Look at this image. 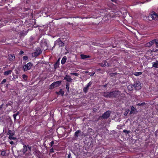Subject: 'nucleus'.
<instances>
[{"label":"nucleus","mask_w":158,"mask_h":158,"mask_svg":"<svg viewBox=\"0 0 158 158\" xmlns=\"http://www.w3.org/2000/svg\"><path fill=\"white\" fill-rule=\"evenodd\" d=\"M148 17L150 20H156L158 19V14L152 10L150 14Z\"/></svg>","instance_id":"f257e3e1"},{"label":"nucleus","mask_w":158,"mask_h":158,"mask_svg":"<svg viewBox=\"0 0 158 158\" xmlns=\"http://www.w3.org/2000/svg\"><path fill=\"white\" fill-rule=\"evenodd\" d=\"M56 45H58L59 47H63L64 46V43L61 40L60 38H59L55 42L54 45L51 50H52Z\"/></svg>","instance_id":"f03ea898"},{"label":"nucleus","mask_w":158,"mask_h":158,"mask_svg":"<svg viewBox=\"0 0 158 158\" xmlns=\"http://www.w3.org/2000/svg\"><path fill=\"white\" fill-rule=\"evenodd\" d=\"M33 64L31 62H29L27 64H24L23 66V70L24 72H26L31 69Z\"/></svg>","instance_id":"7ed1b4c3"},{"label":"nucleus","mask_w":158,"mask_h":158,"mask_svg":"<svg viewBox=\"0 0 158 158\" xmlns=\"http://www.w3.org/2000/svg\"><path fill=\"white\" fill-rule=\"evenodd\" d=\"M61 83V81H59L52 83L49 86V89H53L55 87H57L59 86Z\"/></svg>","instance_id":"20e7f679"},{"label":"nucleus","mask_w":158,"mask_h":158,"mask_svg":"<svg viewBox=\"0 0 158 158\" xmlns=\"http://www.w3.org/2000/svg\"><path fill=\"white\" fill-rule=\"evenodd\" d=\"M40 45L43 50H46L48 48L47 43L45 39L42 40L40 43Z\"/></svg>","instance_id":"39448f33"},{"label":"nucleus","mask_w":158,"mask_h":158,"mask_svg":"<svg viewBox=\"0 0 158 158\" xmlns=\"http://www.w3.org/2000/svg\"><path fill=\"white\" fill-rule=\"evenodd\" d=\"M133 84L134 86L135 89L136 90H139L141 88V83L138 80H135L134 81Z\"/></svg>","instance_id":"423d86ee"},{"label":"nucleus","mask_w":158,"mask_h":158,"mask_svg":"<svg viewBox=\"0 0 158 158\" xmlns=\"http://www.w3.org/2000/svg\"><path fill=\"white\" fill-rule=\"evenodd\" d=\"M110 112L108 110L104 113L101 116L100 118H102L104 119H107L110 117Z\"/></svg>","instance_id":"0eeeda50"},{"label":"nucleus","mask_w":158,"mask_h":158,"mask_svg":"<svg viewBox=\"0 0 158 158\" xmlns=\"http://www.w3.org/2000/svg\"><path fill=\"white\" fill-rule=\"evenodd\" d=\"M42 52V51L40 47H37L35 49V52L34 53V55L35 57H37Z\"/></svg>","instance_id":"6e6552de"},{"label":"nucleus","mask_w":158,"mask_h":158,"mask_svg":"<svg viewBox=\"0 0 158 158\" xmlns=\"http://www.w3.org/2000/svg\"><path fill=\"white\" fill-rule=\"evenodd\" d=\"M111 92V98L118 96L120 95V92L118 91H114Z\"/></svg>","instance_id":"1a4fd4ad"},{"label":"nucleus","mask_w":158,"mask_h":158,"mask_svg":"<svg viewBox=\"0 0 158 158\" xmlns=\"http://www.w3.org/2000/svg\"><path fill=\"white\" fill-rule=\"evenodd\" d=\"M8 59L10 61H13L15 58L14 54H9L8 55Z\"/></svg>","instance_id":"9d476101"},{"label":"nucleus","mask_w":158,"mask_h":158,"mask_svg":"<svg viewBox=\"0 0 158 158\" xmlns=\"http://www.w3.org/2000/svg\"><path fill=\"white\" fill-rule=\"evenodd\" d=\"M99 64L102 67L105 66H109V64L106 60H103L102 63H100Z\"/></svg>","instance_id":"9b49d317"},{"label":"nucleus","mask_w":158,"mask_h":158,"mask_svg":"<svg viewBox=\"0 0 158 158\" xmlns=\"http://www.w3.org/2000/svg\"><path fill=\"white\" fill-rule=\"evenodd\" d=\"M103 96L106 98H111V92H104L103 94Z\"/></svg>","instance_id":"f8f14e48"},{"label":"nucleus","mask_w":158,"mask_h":158,"mask_svg":"<svg viewBox=\"0 0 158 158\" xmlns=\"http://www.w3.org/2000/svg\"><path fill=\"white\" fill-rule=\"evenodd\" d=\"M60 59V58H59L54 65V68L55 69H56L59 67Z\"/></svg>","instance_id":"ddd939ff"},{"label":"nucleus","mask_w":158,"mask_h":158,"mask_svg":"<svg viewBox=\"0 0 158 158\" xmlns=\"http://www.w3.org/2000/svg\"><path fill=\"white\" fill-rule=\"evenodd\" d=\"M23 148L22 149V152L23 153L25 154L27 151V146L24 144V143H23Z\"/></svg>","instance_id":"4468645a"},{"label":"nucleus","mask_w":158,"mask_h":158,"mask_svg":"<svg viewBox=\"0 0 158 158\" xmlns=\"http://www.w3.org/2000/svg\"><path fill=\"white\" fill-rule=\"evenodd\" d=\"M154 40H152L150 41L149 42L147 43L146 44L147 47H150L154 44Z\"/></svg>","instance_id":"2eb2a0df"},{"label":"nucleus","mask_w":158,"mask_h":158,"mask_svg":"<svg viewBox=\"0 0 158 158\" xmlns=\"http://www.w3.org/2000/svg\"><path fill=\"white\" fill-rule=\"evenodd\" d=\"M64 80L69 82H71L72 80V79L69 75H66L64 78Z\"/></svg>","instance_id":"dca6fc26"},{"label":"nucleus","mask_w":158,"mask_h":158,"mask_svg":"<svg viewBox=\"0 0 158 158\" xmlns=\"http://www.w3.org/2000/svg\"><path fill=\"white\" fill-rule=\"evenodd\" d=\"M152 67L158 68V61L156 60V62H153L152 63Z\"/></svg>","instance_id":"f3484780"},{"label":"nucleus","mask_w":158,"mask_h":158,"mask_svg":"<svg viewBox=\"0 0 158 158\" xmlns=\"http://www.w3.org/2000/svg\"><path fill=\"white\" fill-rule=\"evenodd\" d=\"M127 88L130 91H131L135 89L134 86L133 85H129L127 86Z\"/></svg>","instance_id":"a211bd4d"},{"label":"nucleus","mask_w":158,"mask_h":158,"mask_svg":"<svg viewBox=\"0 0 158 158\" xmlns=\"http://www.w3.org/2000/svg\"><path fill=\"white\" fill-rule=\"evenodd\" d=\"M81 58L82 59H84L87 58H89L90 57L89 56H87L84 54H81L80 55Z\"/></svg>","instance_id":"6ab92c4d"},{"label":"nucleus","mask_w":158,"mask_h":158,"mask_svg":"<svg viewBox=\"0 0 158 158\" xmlns=\"http://www.w3.org/2000/svg\"><path fill=\"white\" fill-rule=\"evenodd\" d=\"M56 94L58 95H61V96L64 95V92L62 90V89H60L59 91L56 92Z\"/></svg>","instance_id":"aec40b11"},{"label":"nucleus","mask_w":158,"mask_h":158,"mask_svg":"<svg viewBox=\"0 0 158 158\" xmlns=\"http://www.w3.org/2000/svg\"><path fill=\"white\" fill-rule=\"evenodd\" d=\"M81 131L80 130H78L76 131L74 133V135L76 137H77L79 136V134L81 133Z\"/></svg>","instance_id":"412c9836"},{"label":"nucleus","mask_w":158,"mask_h":158,"mask_svg":"<svg viewBox=\"0 0 158 158\" xmlns=\"http://www.w3.org/2000/svg\"><path fill=\"white\" fill-rule=\"evenodd\" d=\"M12 72L11 70H9L5 71L4 73V75L5 76H7L9 74H10Z\"/></svg>","instance_id":"4be33fe9"},{"label":"nucleus","mask_w":158,"mask_h":158,"mask_svg":"<svg viewBox=\"0 0 158 158\" xmlns=\"http://www.w3.org/2000/svg\"><path fill=\"white\" fill-rule=\"evenodd\" d=\"M67 60V57L66 56H64L62 59L61 60V63L63 64H65Z\"/></svg>","instance_id":"5701e85b"},{"label":"nucleus","mask_w":158,"mask_h":158,"mask_svg":"<svg viewBox=\"0 0 158 158\" xmlns=\"http://www.w3.org/2000/svg\"><path fill=\"white\" fill-rule=\"evenodd\" d=\"M135 110L136 109L133 106H132L131 107V110L130 112V114H131L133 113H134Z\"/></svg>","instance_id":"b1692460"},{"label":"nucleus","mask_w":158,"mask_h":158,"mask_svg":"<svg viewBox=\"0 0 158 158\" xmlns=\"http://www.w3.org/2000/svg\"><path fill=\"white\" fill-rule=\"evenodd\" d=\"M142 72H135L134 73V75H135V76H138L139 75H142Z\"/></svg>","instance_id":"393cba45"},{"label":"nucleus","mask_w":158,"mask_h":158,"mask_svg":"<svg viewBox=\"0 0 158 158\" xmlns=\"http://www.w3.org/2000/svg\"><path fill=\"white\" fill-rule=\"evenodd\" d=\"M7 134L9 135L13 136L14 135V132H13L11 130H8Z\"/></svg>","instance_id":"a878e982"},{"label":"nucleus","mask_w":158,"mask_h":158,"mask_svg":"<svg viewBox=\"0 0 158 158\" xmlns=\"http://www.w3.org/2000/svg\"><path fill=\"white\" fill-rule=\"evenodd\" d=\"M69 83L67 82L66 84V88L67 89V92H69Z\"/></svg>","instance_id":"bb28decb"},{"label":"nucleus","mask_w":158,"mask_h":158,"mask_svg":"<svg viewBox=\"0 0 158 158\" xmlns=\"http://www.w3.org/2000/svg\"><path fill=\"white\" fill-rule=\"evenodd\" d=\"M154 44H155L156 45V47L158 48V40L155 39H154Z\"/></svg>","instance_id":"cd10ccee"},{"label":"nucleus","mask_w":158,"mask_h":158,"mask_svg":"<svg viewBox=\"0 0 158 158\" xmlns=\"http://www.w3.org/2000/svg\"><path fill=\"white\" fill-rule=\"evenodd\" d=\"M123 133H125V135H127V134L130 133V131H127L126 130H124L123 131Z\"/></svg>","instance_id":"c85d7f7f"},{"label":"nucleus","mask_w":158,"mask_h":158,"mask_svg":"<svg viewBox=\"0 0 158 158\" xmlns=\"http://www.w3.org/2000/svg\"><path fill=\"white\" fill-rule=\"evenodd\" d=\"M88 88H87V87H85L84 88H83V92H84V93H85V94H86L87 92V91H88Z\"/></svg>","instance_id":"c756f323"},{"label":"nucleus","mask_w":158,"mask_h":158,"mask_svg":"<svg viewBox=\"0 0 158 158\" xmlns=\"http://www.w3.org/2000/svg\"><path fill=\"white\" fill-rule=\"evenodd\" d=\"M92 84V82L91 81H90L88 84L86 85V87L87 88H89V87Z\"/></svg>","instance_id":"7c9ffc66"},{"label":"nucleus","mask_w":158,"mask_h":158,"mask_svg":"<svg viewBox=\"0 0 158 158\" xmlns=\"http://www.w3.org/2000/svg\"><path fill=\"white\" fill-rule=\"evenodd\" d=\"M36 155L38 157L40 158V152L39 151H36Z\"/></svg>","instance_id":"2f4dec72"},{"label":"nucleus","mask_w":158,"mask_h":158,"mask_svg":"<svg viewBox=\"0 0 158 158\" xmlns=\"http://www.w3.org/2000/svg\"><path fill=\"white\" fill-rule=\"evenodd\" d=\"M1 155L2 156H5L6 154V151H2L1 152Z\"/></svg>","instance_id":"473e14b6"},{"label":"nucleus","mask_w":158,"mask_h":158,"mask_svg":"<svg viewBox=\"0 0 158 158\" xmlns=\"http://www.w3.org/2000/svg\"><path fill=\"white\" fill-rule=\"evenodd\" d=\"M42 13H45V15L46 16H49L50 15L48 14V13H47V12L48 11V10H42Z\"/></svg>","instance_id":"72a5a7b5"},{"label":"nucleus","mask_w":158,"mask_h":158,"mask_svg":"<svg viewBox=\"0 0 158 158\" xmlns=\"http://www.w3.org/2000/svg\"><path fill=\"white\" fill-rule=\"evenodd\" d=\"M8 138L9 139H10V140H15L16 139V138L15 137H13V136H9V137H8Z\"/></svg>","instance_id":"f704fd0d"},{"label":"nucleus","mask_w":158,"mask_h":158,"mask_svg":"<svg viewBox=\"0 0 158 158\" xmlns=\"http://www.w3.org/2000/svg\"><path fill=\"white\" fill-rule=\"evenodd\" d=\"M22 77L24 80H27V76L25 74L22 75Z\"/></svg>","instance_id":"c9c22d12"},{"label":"nucleus","mask_w":158,"mask_h":158,"mask_svg":"<svg viewBox=\"0 0 158 158\" xmlns=\"http://www.w3.org/2000/svg\"><path fill=\"white\" fill-rule=\"evenodd\" d=\"M28 59V57L27 56H25L23 57V60H26Z\"/></svg>","instance_id":"e433bc0d"},{"label":"nucleus","mask_w":158,"mask_h":158,"mask_svg":"<svg viewBox=\"0 0 158 158\" xmlns=\"http://www.w3.org/2000/svg\"><path fill=\"white\" fill-rule=\"evenodd\" d=\"M145 102H142V103H139L138 104V105L139 106H143V105H145Z\"/></svg>","instance_id":"4c0bfd02"},{"label":"nucleus","mask_w":158,"mask_h":158,"mask_svg":"<svg viewBox=\"0 0 158 158\" xmlns=\"http://www.w3.org/2000/svg\"><path fill=\"white\" fill-rule=\"evenodd\" d=\"M6 81V79H4L0 83L1 85H3L4 83H5Z\"/></svg>","instance_id":"58836bf2"},{"label":"nucleus","mask_w":158,"mask_h":158,"mask_svg":"<svg viewBox=\"0 0 158 158\" xmlns=\"http://www.w3.org/2000/svg\"><path fill=\"white\" fill-rule=\"evenodd\" d=\"M54 144V141H51V142H50V143L49 144V146L50 147H52L53 145Z\"/></svg>","instance_id":"ea45409f"},{"label":"nucleus","mask_w":158,"mask_h":158,"mask_svg":"<svg viewBox=\"0 0 158 158\" xmlns=\"http://www.w3.org/2000/svg\"><path fill=\"white\" fill-rule=\"evenodd\" d=\"M71 75H74L75 76H77V77H78V75H79V74L78 73H71Z\"/></svg>","instance_id":"a19ab883"},{"label":"nucleus","mask_w":158,"mask_h":158,"mask_svg":"<svg viewBox=\"0 0 158 158\" xmlns=\"http://www.w3.org/2000/svg\"><path fill=\"white\" fill-rule=\"evenodd\" d=\"M50 153H52L54 152V149L53 148H52L50 150Z\"/></svg>","instance_id":"79ce46f5"},{"label":"nucleus","mask_w":158,"mask_h":158,"mask_svg":"<svg viewBox=\"0 0 158 158\" xmlns=\"http://www.w3.org/2000/svg\"><path fill=\"white\" fill-rule=\"evenodd\" d=\"M129 110H126L125 112H124V115H127L128 112H129Z\"/></svg>","instance_id":"37998d69"},{"label":"nucleus","mask_w":158,"mask_h":158,"mask_svg":"<svg viewBox=\"0 0 158 158\" xmlns=\"http://www.w3.org/2000/svg\"><path fill=\"white\" fill-rule=\"evenodd\" d=\"M152 52H158V49H153L152 50Z\"/></svg>","instance_id":"c03bdc74"},{"label":"nucleus","mask_w":158,"mask_h":158,"mask_svg":"<svg viewBox=\"0 0 158 158\" xmlns=\"http://www.w3.org/2000/svg\"><path fill=\"white\" fill-rule=\"evenodd\" d=\"M27 148H28V149L30 151H31V146H28V145H27Z\"/></svg>","instance_id":"a18cd8bd"},{"label":"nucleus","mask_w":158,"mask_h":158,"mask_svg":"<svg viewBox=\"0 0 158 158\" xmlns=\"http://www.w3.org/2000/svg\"><path fill=\"white\" fill-rule=\"evenodd\" d=\"M17 116L15 114H14L13 115V117L15 120L16 119V117Z\"/></svg>","instance_id":"49530a36"},{"label":"nucleus","mask_w":158,"mask_h":158,"mask_svg":"<svg viewBox=\"0 0 158 158\" xmlns=\"http://www.w3.org/2000/svg\"><path fill=\"white\" fill-rule=\"evenodd\" d=\"M10 143L11 145H13L15 144L14 142L12 141L10 142Z\"/></svg>","instance_id":"de8ad7c7"},{"label":"nucleus","mask_w":158,"mask_h":158,"mask_svg":"<svg viewBox=\"0 0 158 158\" xmlns=\"http://www.w3.org/2000/svg\"><path fill=\"white\" fill-rule=\"evenodd\" d=\"M68 158H72L71 157V155L70 153H69L68 156Z\"/></svg>","instance_id":"09e8293b"},{"label":"nucleus","mask_w":158,"mask_h":158,"mask_svg":"<svg viewBox=\"0 0 158 158\" xmlns=\"http://www.w3.org/2000/svg\"><path fill=\"white\" fill-rule=\"evenodd\" d=\"M24 53V52L23 51H21L19 53V54L21 55Z\"/></svg>","instance_id":"8fccbe9b"},{"label":"nucleus","mask_w":158,"mask_h":158,"mask_svg":"<svg viewBox=\"0 0 158 158\" xmlns=\"http://www.w3.org/2000/svg\"><path fill=\"white\" fill-rule=\"evenodd\" d=\"M4 105V103H3L0 106V110H1L2 107V106Z\"/></svg>","instance_id":"3c124183"},{"label":"nucleus","mask_w":158,"mask_h":158,"mask_svg":"<svg viewBox=\"0 0 158 158\" xmlns=\"http://www.w3.org/2000/svg\"><path fill=\"white\" fill-rule=\"evenodd\" d=\"M101 70V69H97V71L99 72Z\"/></svg>","instance_id":"603ef678"},{"label":"nucleus","mask_w":158,"mask_h":158,"mask_svg":"<svg viewBox=\"0 0 158 158\" xmlns=\"http://www.w3.org/2000/svg\"><path fill=\"white\" fill-rule=\"evenodd\" d=\"M95 73H93L91 74L90 75V76L92 77L95 74Z\"/></svg>","instance_id":"864d4df0"},{"label":"nucleus","mask_w":158,"mask_h":158,"mask_svg":"<svg viewBox=\"0 0 158 158\" xmlns=\"http://www.w3.org/2000/svg\"><path fill=\"white\" fill-rule=\"evenodd\" d=\"M8 22V21H7V20H5V25H6V23Z\"/></svg>","instance_id":"5fc2aeb1"},{"label":"nucleus","mask_w":158,"mask_h":158,"mask_svg":"<svg viewBox=\"0 0 158 158\" xmlns=\"http://www.w3.org/2000/svg\"><path fill=\"white\" fill-rule=\"evenodd\" d=\"M19 114V112H18L16 114H15L17 116Z\"/></svg>","instance_id":"6e6d98bb"},{"label":"nucleus","mask_w":158,"mask_h":158,"mask_svg":"<svg viewBox=\"0 0 158 158\" xmlns=\"http://www.w3.org/2000/svg\"><path fill=\"white\" fill-rule=\"evenodd\" d=\"M107 85L106 84L105 85H104L103 87H104L105 88V87H106Z\"/></svg>","instance_id":"4d7b16f0"},{"label":"nucleus","mask_w":158,"mask_h":158,"mask_svg":"<svg viewBox=\"0 0 158 158\" xmlns=\"http://www.w3.org/2000/svg\"><path fill=\"white\" fill-rule=\"evenodd\" d=\"M8 106H9H9H10V105H11V104H10V103H8Z\"/></svg>","instance_id":"13d9d810"},{"label":"nucleus","mask_w":158,"mask_h":158,"mask_svg":"<svg viewBox=\"0 0 158 158\" xmlns=\"http://www.w3.org/2000/svg\"><path fill=\"white\" fill-rule=\"evenodd\" d=\"M8 104H6V107H8Z\"/></svg>","instance_id":"bf43d9fd"},{"label":"nucleus","mask_w":158,"mask_h":158,"mask_svg":"<svg viewBox=\"0 0 158 158\" xmlns=\"http://www.w3.org/2000/svg\"><path fill=\"white\" fill-rule=\"evenodd\" d=\"M116 73H114V74H116Z\"/></svg>","instance_id":"052dcab7"}]
</instances>
